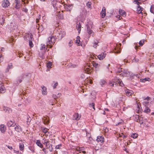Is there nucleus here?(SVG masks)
Returning <instances> with one entry per match:
<instances>
[{
    "mask_svg": "<svg viewBox=\"0 0 154 154\" xmlns=\"http://www.w3.org/2000/svg\"><path fill=\"white\" fill-rule=\"evenodd\" d=\"M43 140L44 142H43V143L45 145L46 149H49L51 152L53 150L52 145L50 143L48 139L44 137Z\"/></svg>",
    "mask_w": 154,
    "mask_h": 154,
    "instance_id": "1",
    "label": "nucleus"
},
{
    "mask_svg": "<svg viewBox=\"0 0 154 154\" xmlns=\"http://www.w3.org/2000/svg\"><path fill=\"white\" fill-rule=\"evenodd\" d=\"M55 37L54 36H52L48 37V43L50 45H49V48H51V45H53L55 43Z\"/></svg>",
    "mask_w": 154,
    "mask_h": 154,
    "instance_id": "2",
    "label": "nucleus"
},
{
    "mask_svg": "<svg viewBox=\"0 0 154 154\" xmlns=\"http://www.w3.org/2000/svg\"><path fill=\"white\" fill-rule=\"evenodd\" d=\"M10 3L8 0H4L2 1V6L4 8H8L10 5Z\"/></svg>",
    "mask_w": 154,
    "mask_h": 154,
    "instance_id": "3",
    "label": "nucleus"
},
{
    "mask_svg": "<svg viewBox=\"0 0 154 154\" xmlns=\"http://www.w3.org/2000/svg\"><path fill=\"white\" fill-rule=\"evenodd\" d=\"M92 71V69L91 67H90L89 66H86L85 67L84 71L87 74H90Z\"/></svg>",
    "mask_w": 154,
    "mask_h": 154,
    "instance_id": "4",
    "label": "nucleus"
},
{
    "mask_svg": "<svg viewBox=\"0 0 154 154\" xmlns=\"http://www.w3.org/2000/svg\"><path fill=\"white\" fill-rule=\"evenodd\" d=\"M81 116L78 113H75L73 115V119L78 120H79L81 117Z\"/></svg>",
    "mask_w": 154,
    "mask_h": 154,
    "instance_id": "5",
    "label": "nucleus"
},
{
    "mask_svg": "<svg viewBox=\"0 0 154 154\" xmlns=\"http://www.w3.org/2000/svg\"><path fill=\"white\" fill-rule=\"evenodd\" d=\"M96 140L97 142L101 143H103L104 141V137L101 136H97Z\"/></svg>",
    "mask_w": 154,
    "mask_h": 154,
    "instance_id": "6",
    "label": "nucleus"
},
{
    "mask_svg": "<svg viewBox=\"0 0 154 154\" xmlns=\"http://www.w3.org/2000/svg\"><path fill=\"white\" fill-rule=\"evenodd\" d=\"M106 8L104 7H103L100 13L101 16L102 18H104L106 15Z\"/></svg>",
    "mask_w": 154,
    "mask_h": 154,
    "instance_id": "7",
    "label": "nucleus"
},
{
    "mask_svg": "<svg viewBox=\"0 0 154 154\" xmlns=\"http://www.w3.org/2000/svg\"><path fill=\"white\" fill-rule=\"evenodd\" d=\"M125 93L127 96L129 97L131 96L133 94V92L128 89H126L125 90Z\"/></svg>",
    "mask_w": 154,
    "mask_h": 154,
    "instance_id": "8",
    "label": "nucleus"
},
{
    "mask_svg": "<svg viewBox=\"0 0 154 154\" xmlns=\"http://www.w3.org/2000/svg\"><path fill=\"white\" fill-rule=\"evenodd\" d=\"M106 55V53L104 52L103 54H101L98 55L97 57L100 60H102L105 57Z\"/></svg>",
    "mask_w": 154,
    "mask_h": 154,
    "instance_id": "9",
    "label": "nucleus"
},
{
    "mask_svg": "<svg viewBox=\"0 0 154 154\" xmlns=\"http://www.w3.org/2000/svg\"><path fill=\"white\" fill-rule=\"evenodd\" d=\"M48 129L46 128H44L42 129V131L44 133V134L43 135L44 136H47L48 134H49V133L48 132Z\"/></svg>",
    "mask_w": 154,
    "mask_h": 154,
    "instance_id": "10",
    "label": "nucleus"
},
{
    "mask_svg": "<svg viewBox=\"0 0 154 154\" xmlns=\"http://www.w3.org/2000/svg\"><path fill=\"white\" fill-rule=\"evenodd\" d=\"M143 10V8L142 7L140 6H138V7L137 8V13L138 14H142L143 13L142 12V11Z\"/></svg>",
    "mask_w": 154,
    "mask_h": 154,
    "instance_id": "11",
    "label": "nucleus"
},
{
    "mask_svg": "<svg viewBox=\"0 0 154 154\" xmlns=\"http://www.w3.org/2000/svg\"><path fill=\"white\" fill-rule=\"evenodd\" d=\"M119 13L123 17H125L126 16V12L123 10L120 9L119 10Z\"/></svg>",
    "mask_w": 154,
    "mask_h": 154,
    "instance_id": "12",
    "label": "nucleus"
},
{
    "mask_svg": "<svg viewBox=\"0 0 154 154\" xmlns=\"http://www.w3.org/2000/svg\"><path fill=\"white\" fill-rule=\"evenodd\" d=\"M15 129L17 132H19L21 131L22 130L21 127L18 125H16Z\"/></svg>",
    "mask_w": 154,
    "mask_h": 154,
    "instance_id": "13",
    "label": "nucleus"
},
{
    "mask_svg": "<svg viewBox=\"0 0 154 154\" xmlns=\"http://www.w3.org/2000/svg\"><path fill=\"white\" fill-rule=\"evenodd\" d=\"M6 130V128L3 125H0V131L2 132H4Z\"/></svg>",
    "mask_w": 154,
    "mask_h": 154,
    "instance_id": "14",
    "label": "nucleus"
},
{
    "mask_svg": "<svg viewBox=\"0 0 154 154\" xmlns=\"http://www.w3.org/2000/svg\"><path fill=\"white\" fill-rule=\"evenodd\" d=\"M0 91L2 93H4L5 91V88L3 85L0 86Z\"/></svg>",
    "mask_w": 154,
    "mask_h": 154,
    "instance_id": "15",
    "label": "nucleus"
},
{
    "mask_svg": "<svg viewBox=\"0 0 154 154\" xmlns=\"http://www.w3.org/2000/svg\"><path fill=\"white\" fill-rule=\"evenodd\" d=\"M150 81L151 79L149 78H146L144 79H140V81L142 82H144L146 81L150 82Z\"/></svg>",
    "mask_w": 154,
    "mask_h": 154,
    "instance_id": "16",
    "label": "nucleus"
},
{
    "mask_svg": "<svg viewBox=\"0 0 154 154\" xmlns=\"http://www.w3.org/2000/svg\"><path fill=\"white\" fill-rule=\"evenodd\" d=\"M44 122L45 124H48L49 122V118L48 117H44L43 119Z\"/></svg>",
    "mask_w": 154,
    "mask_h": 154,
    "instance_id": "17",
    "label": "nucleus"
},
{
    "mask_svg": "<svg viewBox=\"0 0 154 154\" xmlns=\"http://www.w3.org/2000/svg\"><path fill=\"white\" fill-rule=\"evenodd\" d=\"M36 144L40 148H42L43 147V145L41 143L40 141L39 140H36Z\"/></svg>",
    "mask_w": 154,
    "mask_h": 154,
    "instance_id": "18",
    "label": "nucleus"
},
{
    "mask_svg": "<svg viewBox=\"0 0 154 154\" xmlns=\"http://www.w3.org/2000/svg\"><path fill=\"white\" fill-rule=\"evenodd\" d=\"M7 125L9 127L14 126V123L11 121H8L7 123Z\"/></svg>",
    "mask_w": 154,
    "mask_h": 154,
    "instance_id": "19",
    "label": "nucleus"
},
{
    "mask_svg": "<svg viewBox=\"0 0 154 154\" xmlns=\"http://www.w3.org/2000/svg\"><path fill=\"white\" fill-rule=\"evenodd\" d=\"M19 148L20 150L22 151L24 149V144L23 142L20 143Z\"/></svg>",
    "mask_w": 154,
    "mask_h": 154,
    "instance_id": "20",
    "label": "nucleus"
},
{
    "mask_svg": "<svg viewBox=\"0 0 154 154\" xmlns=\"http://www.w3.org/2000/svg\"><path fill=\"white\" fill-rule=\"evenodd\" d=\"M93 46L94 48H96L98 45V44L99 42L97 40H94V41Z\"/></svg>",
    "mask_w": 154,
    "mask_h": 154,
    "instance_id": "21",
    "label": "nucleus"
},
{
    "mask_svg": "<svg viewBox=\"0 0 154 154\" xmlns=\"http://www.w3.org/2000/svg\"><path fill=\"white\" fill-rule=\"evenodd\" d=\"M78 26L77 27V29L79 33H80L81 30V26L80 23L78 24Z\"/></svg>",
    "mask_w": 154,
    "mask_h": 154,
    "instance_id": "22",
    "label": "nucleus"
},
{
    "mask_svg": "<svg viewBox=\"0 0 154 154\" xmlns=\"http://www.w3.org/2000/svg\"><path fill=\"white\" fill-rule=\"evenodd\" d=\"M117 82L118 83L120 86H122L124 85V84L121 79H118Z\"/></svg>",
    "mask_w": 154,
    "mask_h": 154,
    "instance_id": "23",
    "label": "nucleus"
},
{
    "mask_svg": "<svg viewBox=\"0 0 154 154\" xmlns=\"http://www.w3.org/2000/svg\"><path fill=\"white\" fill-rule=\"evenodd\" d=\"M138 136V134L137 133H133L131 135V137L134 138H136Z\"/></svg>",
    "mask_w": 154,
    "mask_h": 154,
    "instance_id": "24",
    "label": "nucleus"
},
{
    "mask_svg": "<svg viewBox=\"0 0 154 154\" xmlns=\"http://www.w3.org/2000/svg\"><path fill=\"white\" fill-rule=\"evenodd\" d=\"M135 119H136V121L137 122H140V121H139L140 117H139V115H136L135 116Z\"/></svg>",
    "mask_w": 154,
    "mask_h": 154,
    "instance_id": "25",
    "label": "nucleus"
},
{
    "mask_svg": "<svg viewBox=\"0 0 154 154\" xmlns=\"http://www.w3.org/2000/svg\"><path fill=\"white\" fill-rule=\"evenodd\" d=\"M80 37L79 36H77V37L76 40V41L75 42L76 43H77L78 45H79V42H80Z\"/></svg>",
    "mask_w": 154,
    "mask_h": 154,
    "instance_id": "26",
    "label": "nucleus"
},
{
    "mask_svg": "<svg viewBox=\"0 0 154 154\" xmlns=\"http://www.w3.org/2000/svg\"><path fill=\"white\" fill-rule=\"evenodd\" d=\"M84 147H77L76 148V150L77 151H79L83 150Z\"/></svg>",
    "mask_w": 154,
    "mask_h": 154,
    "instance_id": "27",
    "label": "nucleus"
},
{
    "mask_svg": "<svg viewBox=\"0 0 154 154\" xmlns=\"http://www.w3.org/2000/svg\"><path fill=\"white\" fill-rule=\"evenodd\" d=\"M150 111V109L148 107H146L145 109L144 110V112H145L148 113Z\"/></svg>",
    "mask_w": 154,
    "mask_h": 154,
    "instance_id": "28",
    "label": "nucleus"
},
{
    "mask_svg": "<svg viewBox=\"0 0 154 154\" xmlns=\"http://www.w3.org/2000/svg\"><path fill=\"white\" fill-rule=\"evenodd\" d=\"M67 7L69 8V11H71L72 9L73 6L72 5H67Z\"/></svg>",
    "mask_w": 154,
    "mask_h": 154,
    "instance_id": "29",
    "label": "nucleus"
},
{
    "mask_svg": "<svg viewBox=\"0 0 154 154\" xmlns=\"http://www.w3.org/2000/svg\"><path fill=\"white\" fill-rule=\"evenodd\" d=\"M52 66V63L51 62H49L47 64V66L48 68H51Z\"/></svg>",
    "mask_w": 154,
    "mask_h": 154,
    "instance_id": "30",
    "label": "nucleus"
},
{
    "mask_svg": "<svg viewBox=\"0 0 154 154\" xmlns=\"http://www.w3.org/2000/svg\"><path fill=\"white\" fill-rule=\"evenodd\" d=\"M144 43V41L143 40H141L139 42V44L140 46H142L143 44Z\"/></svg>",
    "mask_w": 154,
    "mask_h": 154,
    "instance_id": "31",
    "label": "nucleus"
},
{
    "mask_svg": "<svg viewBox=\"0 0 154 154\" xmlns=\"http://www.w3.org/2000/svg\"><path fill=\"white\" fill-rule=\"evenodd\" d=\"M2 21L0 22V23H1V24L2 25H3L5 21V19L4 17H2Z\"/></svg>",
    "mask_w": 154,
    "mask_h": 154,
    "instance_id": "32",
    "label": "nucleus"
},
{
    "mask_svg": "<svg viewBox=\"0 0 154 154\" xmlns=\"http://www.w3.org/2000/svg\"><path fill=\"white\" fill-rule=\"evenodd\" d=\"M119 137H122L123 138L126 137V136L124 135L123 133H122L119 134Z\"/></svg>",
    "mask_w": 154,
    "mask_h": 154,
    "instance_id": "33",
    "label": "nucleus"
},
{
    "mask_svg": "<svg viewBox=\"0 0 154 154\" xmlns=\"http://www.w3.org/2000/svg\"><path fill=\"white\" fill-rule=\"evenodd\" d=\"M106 83V81L104 80H102L100 82V84L103 85H105Z\"/></svg>",
    "mask_w": 154,
    "mask_h": 154,
    "instance_id": "34",
    "label": "nucleus"
},
{
    "mask_svg": "<svg viewBox=\"0 0 154 154\" xmlns=\"http://www.w3.org/2000/svg\"><path fill=\"white\" fill-rule=\"evenodd\" d=\"M42 26L41 25L40 26H39V27L38 28V30L39 31V32L40 31H41L43 30Z\"/></svg>",
    "mask_w": 154,
    "mask_h": 154,
    "instance_id": "35",
    "label": "nucleus"
},
{
    "mask_svg": "<svg viewBox=\"0 0 154 154\" xmlns=\"http://www.w3.org/2000/svg\"><path fill=\"white\" fill-rule=\"evenodd\" d=\"M29 46L31 47H32L33 46V43L32 42V41H29Z\"/></svg>",
    "mask_w": 154,
    "mask_h": 154,
    "instance_id": "36",
    "label": "nucleus"
},
{
    "mask_svg": "<svg viewBox=\"0 0 154 154\" xmlns=\"http://www.w3.org/2000/svg\"><path fill=\"white\" fill-rule=\"evenodd\" d=\"M62 145L61 144H60L59 145L56 146L55 148L56 149H59L60 148L61 146Z\"/></svg>",
    "mask_w": 154,
    "mask_h": 154,
    "instance_id": "37",
    "label": "nucleus"
},
{
    "mask_svg": "<svg viewBox=\"0 0 154 154\" xmlns=\"http://www.w3.org/2000/svg\"><path fill=\"white\" fill-rule=\"evenodd\" d=\"M93 65L96 68L100 66L98 63H93Z\"/></svg>",
    "mask_w": 154,
    "mask_h": 154,
    "instance_id": "38",
    "label": "nucleus"
},
{
    "mask_svg": "<svg viewBox=\"0 0 154 154\" xmlns=\"http://www.w3.org/2000/svg\"><path fill=\"white\" fill-rule=\"evenodd\" d=\"M92 32L93 31L91 30L90 29H88V32L89 35H90L92 33Z\"/></svg>",
    "mask_w": 154,
    "mask_h": 154,
    "instance_id": "39",
    "label": "nucleus"
},
{
    "mask_svg": "<svg viewBox=\"0 0 154 154\" xmlns=\"http://www.w3.org/2000/svg\"><path fill=\"white\" fill-rule=\"evenodd\" d=\"M45 88V89H44L45 90L44 91H42V94H43L45 95L47 94V92L46 91V88Z\"/></svg>",
    "mask_w": 154,
    "mask_h": 154,
    "instance_id": "40",
    "label": "nucleus"
},
{
    "mask_svg": "<svg viewBox=\"0 0 154 154\" xmlns=\"http://www.w3.org/2000/svg\"><path fill=\"white\" fill-rule=\"evenodd\" d=\"M115 83V82L113 81L110 82V84H112V85H111V86H113Z\"/></svg>",
    "mask_w": 154,
    "mask_h": 154,
    "instance_id": "41",
    "label": "nucleus"
},
{
    "mask_svg": "<svg viewBox=\"0 0 154 154\" xmlns=\"http://www.w3.org/2000/svg\"><path fill=\"white\" fill-rule=\"evenodd\" d=\"M42 150L45 153H47L48 152L47 151L46 149L45 148L43 149Z\"/></svg>",
    "mask_w": 154,
    "mask_h": 154,
    "instance_id": "42",
    "label": "nucleus"
},
{
    "mask_svg": "<svg viewBox=\"0 0 154 154\" xmlns=\"http://www.w3.org/2000/svg\"><path fill=\"white\" fill-rule=\"evenodd\" d=\"M69 45L70 47H71L72 45V42L71 41H70L69 43Z\"/></svg>",
    "mask_w": 154,
    "mask_h": 154,
    "instance_id": "43",
    "label": "nucleus"
},
{
    "mask_svg": "<svg viewBox=\"0 0 154 154\" xmlns=\"http://www.w3.org/2000/svg\"><path fill=\"white\" fill-rule=\"evenodd\" d=\"M116 17L118 18L119 20H120L122 18V17L120 15H118L116 16Z\"/></svg>",
    "mask_w": 154,
    "mask_h": 154,
    "instance_id": "44",
    "label": "nucleus"
},
{
    "mask_svg": "<svg viewBox=\"0 0 154 154\" xmlns=\"http://www.w3.org/2000/svg\"><path fill=\"white\" fill-rule=\"evenodd\" d=\"M58 85V83L57 82H56L55 83L54 85V88H56V86H57Z\"/></svg>",
    "mask_w": 154,
    "mask_h": 154,
    "instance_id": "45",
    "label": "nucleus"
},
{
    "mask_svg": "<svg viewBox=\"0 0 154 154\" xmlns=\"http://www.w3.org/2000/svg\"><path fill=\"white\" fill-rule=\"evenodd\" d=\"M114 52L115 53H119L120 52V49H118V50L117 51H115Z\"/></svg>",
    "mask_w": 154,
    "mask_h": 154,
    "instance_id": "46",
    "label": "nucleus"
},
{
    "mask_svg": "<svg viewBox=\"0 0 154 154\" xmlns=\"http://www.w3.org/2000/svg\"><path fill=\"white\" fill-rule=\"evenodd\" d=\"M92 106L93 107V108L94 109V110H95V107H94V103H92Z\"/></svg>",
    "mask_w": 154,
    "mask_h": 154,
    "instance_id": "47",
    "label": "nucleus"
},
{
    "mask_svg": "<svg viewBox=\"0 0 154 154\" xmlns=\"http://www.w3.org/2000/svg\"><path fill=\"white\" fill-rule=\"evenodd\" d=\"M134 2H136L138 5H139V4H140V2H138L137 0H135Z\"/></svg>",
    "mask_w": 154,
    "mask_h": 154,
    "instance_id": "48",
    "label": "nucleus"
},
{
    "mask_svg": "<svg viewBox=\"0 0 154 154\" xmlns=\"http://www.w3.org/2000/svg\"><path fill=\"white\" fill-rule=\"evenodd\" d=\"M53 97L55 99L56 98H57V96L56 95H55L54 94H53Z\"/></svg>",
    "mask_w": 154,
    "mask_h": 154,
    "instance_id": "49",
    "label": "nucleus"
},
{
    "mask_svg": "<svg viewBox=\"0 0 154 154\" xmlns=\"http://www.w3.org/2000/svg\"><path fill=\"white\" fill-rule=\"evenodd\" d=\"M25 3L26 2L28 3V0H22Z\"/></svg>",
    "mask_w": 154,
    "mask_h": 154,
    "instance_id": "50",
    "label": "nucleus"
},
{
    "mask_svg": "<svg viewBox=\"0 0 154 154\" xmlns=\"http://www.w3.org/2000/svg\"><path fill=\"white\" fill-rule=\"evenodd\" d=\"M7 146L10 149H12V147L11 146Z\"/></svg>",
    "mask_w": 154,
    "mask_h": 154,
    "instance_id": "51",
    "label": "nucleus"
},
{
    "mask_svg": "<svg viewBox=\"0 0 154 154\" xmlns=\"http://www.w3.org/2000/svg\"><path fill=\"white\" fill-rule=\"evenodd\" d=\"M139 47V46L137 45H135V49L137 50Z\"/></svg>",
    "mask_w": 154,
    "mask_h": 154,
    "instance_id": "52",
    "label": "nucleus"
},
{
    "mask_svg": "<svg viewBox=\"0 0 154 154\" xmlns=\"http://www.w3.org/2000/svg\"><path fill=\"white\" fill-rule=\"evenodd\" d=\"M89 82H90V84H92L93 83V82L91 80H89Z\"/></svg>",
    "mask_w": 154,
    "mask_h": 154,
    "instance_id": "53",
    "label": "nucleus"
},
{
    "mask_svg": "<svg viewBox=\"0 0 154 154\" xmlns=\"http://www.w3.org/2000/svg\"><path fill=\"white\" fill-rule=\"evenodd\" d=\"M149 98H150V97H147L145 99L147 100H149Z\"/></svg>",
    "mask_w": 154,
    "mask_h": 154,
    "instance_id": "54",
    "label": "nucleus"
},
{
    "mask_svg": "<svg viewBox=\"0 0 154 154\" xmlns=\"http://www.w3.org/2000/svg\"><path fill=\"white\" fill-rule=\"evenodd\" d=\"M82 152L84 154H85L86 153V152L84 151H82Z\"/></svg>",
    "mask_w": 154,
    "mask_h": 154,
    "instance_id": "55",
    "label": "nucleus"
},
{
    "mask_svg": "<svg viewBox=\"0 0 154 154\" xmlns=\"http://www.w3.org/2000/svg\"><path fill=\"white\" fill-rule=\"evenodd\" d=\"M38 22H39V20H38V19H36V23H38Z\"/></svg>",
    "mask_w": 154,
    "mask_h": 154,
    "instance_id": "56",
    "label": "nucleus"
},
{
    "mask_svg": "<svg viewBox=\"0 0 154 154\" xmlns=\"http://www.w3.org/2000/svg\"><path fill=\"white\" fill-rule=\"evenodd\" d=\"M152 114L154 115V112H153L152 113Z\"/></svg>",
    "mask_w": 154,
    "mask_h": 154,
    "instance_id": "57",
    "label": "nucleus"
},
{
    "mask_svg": "<svg viewBox=\"0 0 154 154\" xmlns=\"http://www.w3.org/2000/svg\"><path fill=\"white\" fill-rule=\"evenodd\" d=\"M3 48H1V50H2V51H3Z\"/></svg>",
    "mask_w": 154,
    "mask_h": 154,
    "instance_id": "58",
    "label": "nucleus"
},
{
    "mask_svg": "<svg viewBox=\"0 0 154 154\" xmlns=\"http://www.w3.org/2000/svg\"><path fill=\"white\" fill-rule=\"evenodd\" d=\"M117 48H115V50H116L117 49Z\"/></svg>",
    "mask_w": 154,
    "mask_h": 154,
    "instance_id": "59",
    "label": "nucleus"
},
{
    "mask_svg": "<svg viewBox=\"0 0 154 154\" xmlns=\"http://www.w3.org/2000/svg\"><path fill=\"white\" fill-rule=\"evenodd\" d=\"M121 123V122L119 123L118 124V125H119V123Z\"/></svg>",
    "mask_w": 154,
    "mask_h": 154,
    "instance_id": "60",
    "label": "nucleus"
},
{
    "mask_svg": "<svg viewBox=\"0 0 154 154\" xmlns=\"http://www.w3.org/2000/svg\"><path fill=\"white\" fill-rule=\"evenodd\" d=\"M16 8H17V6H16Z\"/></svg>",
    "mask_w": 154,
    "mask_h": 154,
    "instance_id": "61",
    "label": "nucleus"
},
{
    "mask_svg": "<svg viewBox=\"0 0 154 154\" xmlns=\"http://www.w3.org/2000/svg\"><path fill=\"white\" fill-rule=\"evenodd\" d=\"M153 22H154V20H153Z\"/></svg>",
    "mask_w": 154,
    "mask_h": 154,
    "instance_id": "62",
    "label": "nucleus"
}]
</instances>
